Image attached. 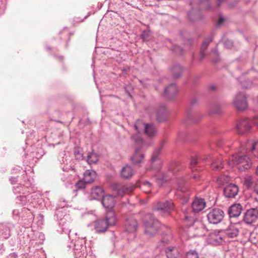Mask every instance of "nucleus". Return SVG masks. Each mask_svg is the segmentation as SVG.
Listing matches in <instances>:
<instances>
[{
	"label": "nucleus",
	"instance_id": "obj_23",
	"mask_svg": "<svg viewBox=\"0 0 258 258\" xmlns=\"http://www.w3.org/2000/svg\"><path fill=\"white\" fill-rule=\"evenodd\" d=\"M102 204L106 209H111L115 204L114 199L112 195H108L103 197L102 199Z\"/></svg>",
	"mask_w": 258,
	"mask_h": 258
},
{
	"label": "nucleus",
	"instance_id": "obj_15",
	"mask_svg": "<svg viewBox=\"0 0 258 258\" xmlns=\"http://www.w3.org/2000/svg\"><path fill=\"white\" fill-rule=\"evenodd\" d=\"M239 188L235 184L230 183L226 185L223 190L225 197L229 199L234 198L237 195Z\"/></svg>",
	"mask_w": 258,
	"mask_h": 258
},
{
	"label": "nucleus",
	"instance_id": "obj_61",
	"mask_svg": "<svg viewBox=\"0 0 258 258\" xmlns=\"http://www.w3.org/2000/svg\"><path fill=\"white\" fill-rule=\"evenodd\" d=\"M213 52L214 53H217V49H214L213 50Z\"/></svg>",
	"mask_w": 258,
	"mask_h": 258
},
{
	"label": "nucleus",
	"instance_id": "obj_34",
	"mask_svg": "<svg viewBox=\"0 0 258 258\" xmlns=\"http://www.w3.org/2000/svg\"><path fill=\"white\" fill-rule=\"evenodd\" d=\"M98 160V156L97 154L94 152H91L87 155V162L89 164H95Z\"/></svg>",
	"mask_w": 258,
	"mask_h": 258
},
{
	"label": "nucleus",
	"instance_id": "obj_2",
	"mask_svg": "<svg viewBox=\"0 0 258 258\" xmlns=\"http://www.w3.org/2000/svg\"><path fill=\"white\" fill-rule=\"evenodd\" d=\"M248 153L245 152L244 145L240 144V147L235 154H232L229 159L230 166H237L239 170L243 171L248 169L251 166V162Z\"/></svg>",
	"mask_w": 258,
	"mask_h": 258
},
{
	"label": "nucleus",
	"instance_id": "obj_41",
	"mask_svg": "<svg viewBox=\"0 0 258 258\" xmlns=\"http://www.w3.org/2000/svg\"><path fill=\"white\" fill-rule=\"evenodd\" d=\"M16 203L20 205V206H23L25 205L27 198L24 196H20L17 198Z\"/></svg>",
	"mask_w": 258,
	"mask_h": 258
},
{
	"label": "nucleus",
	"instance_id": "obj_44",
	"mask_svg": "<svg viewBox=\"0 0 258 258\" xmlns=\"http://www.w3.org/2000/svg\"><path fill=\"white\" fill-rule=\"evenodd\" d=\"M172 237L170 235L166 234L165 236H164L161 240V243H163V245L167 244L169 241L171 239Z\"/></svg>",
	"mask_w": 258,
	"mask_h": 258
},
{
	"label": "nucleus",
	"instance_id": "obj_5",
	"mask_svg": "<svg viewBox=\"0 0 258 258\" xmlns=\"http://www.w3.org/2000/svg\"><path fill=\"white\" fill-rule=\"evenodd\" d=\"M145 226L146 234L153 236L158 232L160 227V223L154 216L149 214L145 217Z\"/></svg>",
	"mask_w": 258,
	"mask_h": 258
},
{
	"label": "nucleus",
	"instance_id": "obj_64",
	"mask_svg": "<svg viewBox=\"0 0 258 258\" xmlns=\"http://www.w3.org/2000/svg\"><path fill=\"white\" fill-rule=\"evenodd\" d=\"M190 5H192V2H190Z\"/></svg>",
	"mask_w": 258,
	"mask_h": 258
},
{
	"label": "nucleus",
	"instance_id": "obj_17",
	"mask_svg": "<svg viewBox=\"0 0 258 258\" xmlns=\"http://www.w3.org/2000/svg\"><path fill=\"white\" fill-rule=\"evenodd\" d=\"M13 226V225L10 223L0 225V237L4 239L8 238L10 236L11 229Z\"/></svg>",
	"mask_w": 258,
	"mask_h": 258
},
{
	"label": "nucleus",
	"instance_id": "obj_38",
	"mask_svg": "<svg viewBox=\"0 0 258 258\" xmlns=\"http://www.w3.org/2000/svg\"><path fill=\"white\" fill-rule=\"evenodd\" d=\"M141 37L144 41H149L152 38L150 31L149 30L144 31L141 34Z\"/></svg>",
	"mask_w": 258,
	"mask_h": 258
},
{
	"label": "nucleus",
	"instance_id": "obj_62",
	"mask_svg": "<svg viewBox=\"0 0 258 258\" xmlns=\"http://www.w3.org/2000/svg\"><path fill=\"white\" fill-rule=\"evenodd\" d=\"M256 173L257 175H258V165L256 169Z\"/></svg>",
	"mask_w": 258,
	"mask_h": 258
},
{
	"label": "nucleus",
	"instance_id": "obj_12",
	"mask_svg": "<svg viewBox=\"0 0 258 258\" xmlns=\"http://www.w3.org/2000/svg\"><path fill=\"white\" fill-rule=\"evenodd\" d=\"M242 144L244 145L246 153H248L254 158L258 159V140L256 141H248Z\"/></svg>",
	"mask_w": 258,
	"mask_h": 258
},
{
	"label": "nucleus",
	"instance_id": "obj_59",
	"mask_svg": "<svg viewBox=\"0 0 258 258\" xmlns=\"http://www.w3.org/2000/svg\"><path fill=\"white\" fill-rule=\"evenodd\" d=\"M215 88H216V87L214 85H212L211 86V89L212 90H214V89H215Z\"/></svg>",
	"mask_w": 258,
	"mask_h": 258
},
{
	"label": "nucleus",
	"instance_id": "obj_8",
	"mask_svg": "<svg viewBox=\"0 0 258 258\" xmlns=\"http://www.w3.org/2000/svg\"><path fill=\"white\" fill-rule=\"evenodd\" d=\"M112 189L115 193V196L122 197L125 194L132 192L135 186L130 184H123L121 183H114L112 185Z\"/></svg>",
	"mask_w": 258,
	"mask_h": 258
},
{
	"label": "nucleus",
	"instance_id": "obj_3",
	"mask_svg": "<svg viewBox=\"0 0 258 258\" xmlns=\"http://www.w3.org/2000/svg\"><path fill=\"white\" fill-rule=\"evenodd\" d=\"M132 140L134 143L135 153L131 157V160L133 164L139 165L144 160V155L141 152V150L146 144L143 142L142 138L139 134L133 135Z\"/></svg>",
	"mask_w": 258,
	"mask_h": 258
},
{
	"label": "nucleus",
	"instance_id": "obj_11",
	"mask_svg": "<svg viewBox=\"0 0 258 258\" xmlns=\"http://www.w3.org/2000/svg\"><path fill=\"white\" fill-rule=\"evenodd\" d=\"M156 209L163 214L168 215L174 210V206L172 201H166L158 203Z\"/></svg>",
	"mask_w": 258,
	"mask_h": 258
},
{
	"label": "nucleus",
	"instance_id": "obj_18",
	"mask_svg": "<svg viewBox=\"0 0 258 258\" xmlns=\"http://www.w3.org/2000/svg\"><path fill=\"white\" fill-rule=\"evenodd\" d=\"M242 207L240 204H234L230 206L228 213L230 217H237L241 213Z\"/></svg>",
	"mask_w": 258,
	"mask_h": 258
},
{
	"label": "nucleus",
	"instance_id": "obj_53",
	"mask_svg": "<svg viewBox=\"0 0 258 258\" xmlns=\"http://www.w3.org/2000/svg\"><path fill=\"white\" fill-rule=\"evenodd\" d=\"M173 166H175V165H173ZM169 170L173 172H176L177 171L179 170V168L178 167H176L175 168H173L172 167V165H171L169 168Z\"/></svg>",
	"mask_w": 258,
	"mask_h": 258
},
{
	"label": "nucleus",
	"instance_id": "obj_25",
	"mask_svg": "<svg viewBox=\"0 0 258 258\" xmlns=\"http://www.w3.org/2000/svg\"><path fill=\"white\" fill-rule=\"evenodd\" d=\"M144 132L149 137L152 138L156 136L157 129L153 123H147Z\"/></svg>",
	"mask_w": 258,
	"mask_h": 258
},
{
	"label": "nucleus",
	"instance_id": "obj_32",
	"mask_svg": "<svg viewBox=\"0 0 258 258\" xmlns=\"http://www.w3.org/2000/svg\"><path fill=\"white\" fill-rule=\"evenodd\" d=\"M212 39H213V37L212 36H210L208 37L205 39V40H204L202 45V47H201V55L202 57H204V56L205 55V51L206 49V48H207V47L209 45V44H210V43L212 41Z\"/></svg>",
	"mask_w": 258,
	"mask_h": 258
},
{
	"label": "nucleus",
	"instance_id": "obj_10",
	"mask_svg": "<svg viewBox=\"0 0 258 258\" xmlns=\"http://www.w3.org/2000/svg\"><path fill=\"white\" fill-rule=\"evenodd\" d=\"M251 123L248 118L240 119L236 124L237 132L239 135H243L249 132L251 128Z\"/></svg>",
	"mask_w": 258,
	"mask_h": 258
},
{
	"label": "nucleus",
	"instance_id": "obj_16",
	"mask_svg": "<svg viewBox=\"0 0 258 258\" xmlns=\"http://www.w3.org/2000/svg\"><path fill=\"white\" fill-rule=\"evenodd\" d=\"M206 202L203 199L196 198L192 203V208L195 212L198 213L205 207Z\"/></svg>",
	"mask_w": 258,
	"mask_h": 258
},
{
	"label": "nucleus",
	"instance_id": "obj_52",
	"mask_svg": "<svg viewBox=\"0 0 258 258\" xmlns=\"http://www.w3.org/2000/svg\"><path fill=\"white\" fill-rule=\"evenodd\" d=\"M225 20V19L222 16H220L219 17V20L218 21V23H217L218 25V26L221 25Z\"/></svg>",
	"mask_w": 258,
	"mask_h": 258
},
{
	"label": "nucleus",
	"instance_id": "obj_7",
	"mask_svg": "<svg viewBox=\"0 0 258 258\" xmlns=\"http://www.w3.org/2000/svg\"><path fill=\"white\" fill-rule=\"evenodd\" d=\"M224 216L225 213L222 209L214 208L211 209L207 214V218L209 223L217 224L223 220Z\"/></svg>",
	"mask_w": 258,
	"mask_h": 258
},
{
	"label": "nucleus",
	"instance_id": "obj_47",
	"mask_svg": "<svg viewBox=\"0 0 258 258\" xmlns=\"http://www.w3.org/2000/svg\"><path fill=\"white\" fill-rule=\"evenodd\" d=\"M224 45L227 48H230L233 46V42L230 40H226L224 43Z\"/></svg>",
	"mask_w": 258,
	"mask_h": 258
},
{
	"label": "nucleus",
	"instance_id": "obj_28",
	"mask_svg": "<svg viewBox=\"0 0 258 258\" xmlns=\"http://www.w3.org/2000/svg\"><path fill=\"white\" fill-rule=\"evenodd\" d=\"M161 151V148H159L157 151H156L154 152L153 154L152 157H151V164L153 168H156L155 166L156 165H157L159 166L157 168V170H158L159 169V166L161 164V161L160 159L158 158L157 155L160 153Z\"/></svg>",
	"mask_w": 258,
	"mask_h": 258
},
{
	"label": "nucleus",
	"instance_id": "obj_54",
	"mask_svg": "<svg viewBox=\"0 0 258 258\" xmlns=\"http://www.w3.org/2000/svg\"><path fill=\"white\" fill-rule=\"evenodd\" d=\"M254 191L258 194V182L256 183L254 186Z\"/></svg>",
	"mask_w": 258,
	"mask_h": 258
},
{
	"label": "nucleus",
	"instance_id": "obj_60",
	"mask_svg": "<svg viewBox=\"0 0 258 258\" xmlns=\"http://www.w3.org/2000/svg\"><path fill=\"white\" fill-rule=\"evenodd\" d=\"M217 145H218L219 147H222V144H221L220 143H218Z\"/></svg>",
	"mask_w": 258,
	"mask_h": 258
},
{
	"label": "nucleus",
	"instance_id": "obj_9",
	"mask_svg": "<svg viewBox=\"0 0 258 258\" xmlns=\"http://www.w3.org/2000/svg\"><path fill=\"white\" fill-rule=\"evenodd\" d=\"M235 108L238 111H242L246 109L247 102L246 97L244 93H237L233 101Z\"/></svg>",
	"mask_w": 258,
	"mask_h": 258
},
{
	"label": "nucleus",
	"instance_id": "obj_31",
	"mask_svg": "<svg viewBox=\"0 0 258 258\" xmlns=\"http://www.w3.org/2000/svg\"><path fill=\"white\" fill-rule=\"evenodd\" d=\"M147 123L143 122L142 120L139 119L134 124L135 129L139 133L144 132Z\"/></svg>",
	"mask_w": 258,
	"mask_h": 258
},
{
	"label": "nucleus",
	"instance_id": "obj_22",
	"mask_svg": "<svg viewBox=\"0 0 258 258\" xmlns=\"http://www.w3.org/2000/svg\"><path fill=\"white\" fill-rule=\"evenodd\" d=\"M168 112L165 106L159 107L156 112V119L159 122L166 120L167 118Z\"/></svg>",
	"mask_w": 258,
	"mask_h": 258
},
{
	"label": "nucleus",
	"instance_id": "obj_35",
	"mask_svg": "<svg viewBox=\"0 0 258 258\" xmlns=\"http://www.w3.org/2000/svg\"><path fill=\"white\" fill-rule=\"evenodd\" d=\"M157 181L159 184H162L164 181H167L170 179L169 176L163 173H158L156 175Z\"/></svg>",
	"mask_w": 258,
	"mask_h": 258
},
{
	"label": "nucleus",
	"instance_id": "obj_33",
	"mask_svg": "<svg viewBox=\"0 0 258 258\" xmlns=\"http://www.w3.org/2000/svg\"><path fill=\"white\" fill-rule=\"evenodd\" d=\"M185 181L182 178H180L176 180V186L177 190L183 192L186 190V187L185 185Z\"/></svg>",
	"mask_w": 258,
	"mask_h": 258
},
{
	"label": "nucleus",
	"instance_id": "obj_19",
	"mask_svg": "<svg viewBox=\"0 0 258 258\" xmlns=\"http://www.w3.org/2000/svg\"><path fill=\"white\" fill-rule=\"evenodd\" d=\"M137 226V220L134 218H130L126 221L125 224V230L129 233H134L136 231Z\"/></svg>",
	"mask_w": 258,
	"mask_h": 258
},
{
	"label": "nucleus",
	"instance_id": "obj_58",
	"mask_svg": "<svg viewBox=\"0 0 258 258\" xmlns=\"http://www.w3.org/2000/svg\"><path fill=\"white\" fill-rule=\"evenodd\" d=\"M218 1V3L217 4V6L219 7L220 5V4L222 2H223L224 0H217Z\"/></svg>",
	"mask_w": 258,
	"mask_h": 258
},
{
	"label": "nucleus",
	"instance_id": "obj_46",
	"mask_svg": "<svg viewBox=\"0 0 258 258\" xmlns=\"http://www.w3.org/2000/svg\"><path fill=\"white\" fill-rule=\"evenodd\" d=\"M86 183L83 179V180H79L76 183V186L78 189H82L85 188Z\"/></svg>",
	"mask_w": 258,
	"mask_h": 258
},
{
	"label": "nucleus",
	"instance_id": "obj_20",
	"mask_svg": "<svg viewBox=\"0 0 258 258\" xmlns=\"http://www.w3.org/2000/svg\"><path fill=\"white\" fill-rule=\"evenodd\" d=\"M91 197L95 200L102 199L104 196V190L101 186H96L91 188Z\"/></svg>",
	"mask_w": 258,
	"mask_h": 258
},
{
	"label": "nucleus",
	"instance_id": "obj_14",
	"mask_svg": "<svg viewBox=\"0 0 258 258\" xmlns=\"http://www.w3.org/2000/svg\"><path fill=\"white\" fill-rule=\"evenodd\" d=\"M221 232V231L218 230H214L211 231L207 238L208 242L215 245L221 243L223 238Z\"/></svg>",
	"mask_w": 258,
	"mask_h": 258
},
{
	"label": "nucleus",
	"instance_id": "obj_37",
	"mask_svg": "<svg viewBox=\"0 0 258 258\" xmlns=\"http://www.w3.org/2000/svg\"><path fill=\"white\" fill-rule=\"evenodd\" d=\"M192 213H185L184 214V220L185 222H187L186 225L187 226H189L193 224V223L195 221V218L192 216Z\"/></svg>",
	"mask_w": 258,
	"mask_h": 258
},
{
	"label": "nucleus",
	"instance_id": "obj_45",
	"mask_svg": "<svg viewBox=\"0 0 258 258\" xmlns=\"http://www.w3.org/2000/svg\"><path fill=\"white\" fill-rule=\"evenodd\" d=\"M75 157L78 160H82L83 158V154L78 149H76L74 151Z\"/></svg>",
	"mask_w": 258,
	"mask_h": 258
},
{
	"label": "nucleus",
	"instance_id": "obj_29",
	"mask_svg": "<svg viewBox=\"0 0 258 258\" xmlns=\"http://www.w3.org/2000/svg\"><path fill=\"white\" fill-rule=\"evenodd\" d=\"M133 175V170L131 166L126 165L124 166L121 171V175L122 177L124 178H130Z\"/></svg>",
	"mask_w": 258,
	"mask_h": 258
},
{
	"label": "nucleus",
	"instance_id": "obj_55",
	"mask_svg": "<svg viewBox=\"0 0 258 258\" xmlns=\"http://www.w3.org/2000/svg\"><path fill=\"white\" fill-rule=\"evenodd\" d=\"M8 258H16V256L14 253H12L10 254Z\"/></svg>",
	"mask_w": 258,
	"mask_h": 258
},
{
	"label": "nucleus",
	"instance_id": "obj_4",
	"mask_svg": "<svg viewBox=\"0 0 258 258\" xmlns=\"http://www.w3.org/2000/svg\"><path fill=\"white\" fill-rule=\"evenodd\" d=\"M116 219L114 213L109 211L107 213L105 219L99 220L94 222V229L97 233L104 232L109 226L114 225Z\"/></svg>",
	"mask_w": 258,
	"mask_h": 258
},
{
	"label": "nucleus",
	"instance_id": "obj_1",
	"mask_svg": "<svg viewBox=\"0 0 258 258\" xmlns=\"http://www.w3.org/2000/svg\"><path fill=\"white\" fill-rule=\"evenodd\" d=\"M211 162V168L212 170H219L223 167L222 158L221 156L218 157L213 156L211 155H205L198 159L197 157H192L190 161V168L192 171V177L196 181L200 180L202 178L201 175L199 171L198 167H196V164L200 161Z\"/></svg>",
	"mask_w": 258,
	"mask_h": 258
},
{
	"label": "nucleus",
	"instance_id": "obj_57",
	"mask_svg": "<svg viewBox=\"0 0 258 258\" xmlns=\"http://www.w3.org/2000/svg\"><path fill=\"white\" fill-rule=\"evenodd\" d=\"M188 16L189 17V18L191 20H194L192 17H191V12H189L188 13Z\"/></svg>",
	"mask_w": 258,
	"mask_h": 258
},
{
	"label": "nucleus",
	"instance_id": "obj_42",
	"mask_svg": "<svg viewBox=\"0 0 258 258\" xmlns=\"http://www.w3.org/2000/svg\"><path fill=\"white\" fill-rule=\"evenodd\" d=\"M186 258H199L198 253L195 250H191L186 253Z\"/></svg>",
	"mask_w": 258,
	"mask_h": 258
},
{
	"label": "nucleus",
	"instance_id": "obj_36",
	"mask_svg": "<svg viewBox=\"0 0 258 258\" xmlns=\"http://www.w3.org/2000/svg\"><path fill=\"white\" fill-rule=\"evenodd\" d=\"M141 189L145 193H149L151 191V184L148 181H143L140 184Z\"/></svg>",
	"mask_w": 258,
	"mask_h": 258
},
{
	"label": "nucleus",
	"instance_id": "obj_56",
	"mask_svg": "<svg viewBox=\"0 0 258 258\" xmlns=\"http://www.w3.org/2000/svg\"><path fill=\"white\" fill-rule=\"evenodd\" d=\"M13 214L18 215V211L16 210H14L13 211Z\"/></svg>",
	"mask_w": 258,
	"mask_h": 258
},
{
	"label": "nucleus",
	"instance_id": "obj_63",
	"mask_svg": "<svg viewBox=\"0 0 258 258\" xmlns=\"http://www.w3.org/2000/svg\"><path fill=\"white\" fill-rule=\"evenodd\" d=\"M159 246L160 247V248H161L162 246H161V245H160Z\"/></svg>",
	"mask_w": 258,
	"mask_h": 258
},
{
	"label": "nucleus",
	"instance_id": "obj_48",
	"mask_svg": "<svg viewBox=\"0 0 258 258\" xmlns=\"http://www.w3.org/2000/svg\"><path fill=\"white\" fill-rule=\"evenodd\" d=\"M252 183V178L250 176L245 178L244 183L246 185L250 186L251 185Z\"/></svg>",
	"mask_w": 258,
	"mask_h": 258
},
{
	"label": "nucleus",
	"instance_id": "obj_26",
	"mask_svg": "<svg viewBox=\"0 0 258 258\" xmlns=\"http://www.w3.org/2000/svg\"><path fill=\"white\" fill-rule=\"evenodd\" d=\"M170 72L174 79H177L180 77L182 69L180 65L174 64L171 68Z\"/></svg>",
	"mask_w": 258,
	"mask_h": 258
},
{
	"label": "nucleus",
	"instance_id": "obj_40",
	"mask_svg": "<svg viewBox=\"0 0 258 258\" xmlns=\"http://www.w3.org/2000/svg\"><path fill=\"white\" fill-rule=\"evenodd\" d=\"M230 178L228 175H220L218 177V181L220 184H223L225 182H228Z\"/></svg>",
	"mask_w": 258,
	"mask_h": 258
},
{
	"label": "nucleus",
	"instance_id": "obj_50",
	"mask_svg": "<svg viewBox=\"0 0 258 258\" xmlns=\"http://www.w3.org/2000/svg\"><path fill=\"white\" fill-rule=\"evenodd\" d=\"M252 120L254 125L258 127V114L253 117Z\"/></svg>",
	"mask_w": 258,
	"mask_h": 258
},
{
	"label": "nucleus",
	"instance_id": "obj_6",
	"mask_svg": "<svg viewBox=\"0 0 258 258\" xmlns=\"http://www.w3.org/2000/svg\"><path fill=\"white\" fill-rule=\"evenodd\" d=\"M83 239H78L74 244V254L76 258H95L94 254L89 249L88 252Z\"/></svg>",
	"mask_w": 258,
	"mask_h": 258
},
{
	"label": "nucleus",
	"instance_id": "obj_49",
	"mask_svg": "<svg viewBox=\"0 0 258 258\" xmlns=\"http://www.w3.org/2000/svg\"><path fill=\"white\" fill-rule=\"evenodd\" d=\"M173 50L175 52L179 54H182L183 53L182 49L178 46H174Z\"/></svg>",
	"mask_w": 258,
	"mask_h": 258
},
{
	"label": "nucleus",
	"instance_id": "obj_30",
	"mask_svg": "<svg viewBox=\"0 0 258 258\" xmlns=\"http://www.w3.org/2000/svg\"><path fill=\"white\" fill-rule=\"evenodd\" d=\"M166 253L167 258H176L178 255V251L176 247L169 246L166 249Z\"/></svg>",
	"mask_w": 258,
	"mask_h": 258
},
{
	"label": "nucleus",
	"instance_id": "obj_13",
	"mask_svg": "<svg viewBox=\"0 0 258 258\" xmlns=\"http://www.w3.org/2000/svg\"><path fill=\"white\" fill-rule=\"evenodd\" d=\"M257 219V208H250L245 213L243 220L245 223L250 224L256 222Z\"/></svg>",
	"mask_w": 258,
	"mask_h": 258
},
{
	"label": "nucleus",
	"instance_id": "obj_39",
	"mask_svg": "<svg viewBox=\"0 0 258 258\" xmlns=\"http://www.w3.org/2000/svg\"><path fill=\"white\" fill-rule=\"evenodd\" d=\"M198 2L200 3L201 7L206 10H209L210 8V5L209 0H197Z\"/></svg>",
	"mask_w": 258,
	"mask_h": 258
},
{
	"label": "nucleus",
	"instance_id": "obj_51",
	"mask_svg": "<svg viewBox=\"0 0 258 258\" xmlns=\"http://www.w3.org/2000/svg\"><path fill=\"white\" fill-rule=\"evenodd\" d=\"M215 108V109H213L211 113H215V114H218L220 113V110L219 108V106L218 105H216L214 107Z\"/></svg>",
	"mask_w": 258,
	"mask_h": 258
},
{
	"label": "nucleus",
	"instance_id": "obj_24",
	"mask_svg": "<svg viewBox=\"0 0 258 258\" xmlns=\"http://www.w3.org/2000/svg\"><path fill=\"white\" fill-rule=\"evenodd\" d=\"M96 177V173L92 170H87L84 173L83 180L86 183L92 182Z\"/></svg>",
	"mask_w": 258,
	"mask_h": 258
},
{
	"label": "nucleus",
	"instance_id": "obj_21",
	"mask_svg": "<svg viewBox=\"0 0 258 258\" xmlns=\"http://www.w3.org/2000/svg\"><path fill=\"white\" fill-rule=\"evenodd\" d=\"M178 92V89L174 83H171L165 88L164 95L169 99L175 96Z\"/></svg>",
	"mask_w": 258,
	"mask_h": 258
},
{
	"label": "nucleus",
	"instance_id": "obj_43",
	"mask_svg": "<svg viewBox=\"0 0 258 258\" xmlns=\"http://www.w3.org/2000/svg\"><path fill=\"white\" fill-rule=\"evenodd\" d=\"M240 83L242 87L244 88H249L252 85V83L250 80H245L244 81H241Z\"/></svg>",
	"mask_w": 258,
	"mask_h": 258
},
{
	"label": "nucleus",
	"instance_id": "obj_27",
	"mask_svg": "<svg viewBox=\"0 0 258 258\" xmlns=\"http://www.w3.org/2000/svg\"><path fill=\"white\" fill-rule=\"evenodd\" d=\"M239 233L238 228L233 225H230L226 230V234L229 238H233L236 237Z\"/></svg>",
	"mask_w": 258,
	"mask_h": 258
}]
</instances>
